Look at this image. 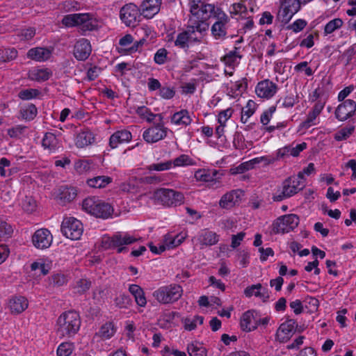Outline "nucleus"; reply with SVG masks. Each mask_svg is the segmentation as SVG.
I'll list each match as a JSON object with an SVG mask.
<instances>
[{"mask_svg": "<svg viewBox=\"0 0 356 356\" xmlns=\"http://www.w3.org/2000/svg\"><path fill=\"white\" fill-rule=\"evenodd\" d=\"M189 6L191 15L188 23L196 29L200 35L208 30L209 24L207 21L211 18L214 19L219 11H222L220 8L205 3L203 0H190Z\"/></svg>", "mask_w": 356, "mask_h": 356, "instance_id": "1", "label": "nucleus"}, {"mask_svg": "<svg viewBox=\"0 0 356 356\" xmlns=\"http://www.w3.org/2000/svg\"><path fill=\"white\" fill-rule=\"evenodd\" d=\"M81 324L79 314L75 311L63 312L56 321V333L60 338H72L79 332Z\"/></svg>", "mask_w": 356, "mask_h": 356, "instance_id": "2", "label": "nucleus"}, {"mask_svg": "<svg viewBox=\"0 0 356 356\" xmlns=\"http://www.w3.org/2000/svg\"><path fill=\"white\" fill-rule=\"evenodd\" d=\"M82 209L96 218L107 219L112 216L113 208L111 204L97 196L85 198L81 204Z\"/></svg>", "mask_w": 356, "mask_h": 356, "instance_id": "3", "label": "nucleus"}, {"mask_svg": "<svg viewBox=\"0 0 356 356\" xmlns=\"http://www.w3.org/2000/svg\"><path fill=\"white\" fill-rule=\"evenodd\" d=\"M183 292L181 286L170 284L158 288L153 292L152 296L160 304L170 305L178 301L181 298Z\"/></svg>", "mask_w": 356, "mask_h": 356, "instance_id": "4", "label": "nucleus"}, {"mask_svg": "<svg viewBox=\"0 0 356 356\" xmlns=\"http://www.w3.org/2000/svg\"><path fill=\"white\" fill-rule=\"evenodd\" d=\"M300 176H292L285 179L282 189L277 190L273 195V200L276 202L282 201L298 193L305 187V181L300 180Z\"/></svg>", "mask_w": 356, "mask_h": 356, "instance_id": "5", "label": "nucleus"}, {"mask_svg": "<svg viewBox=\"0 0 356 356\" xmlns=\"http://www.w3.org/2000/svg\"><path fill=\"white\" fill-rule=\"evenodd\" d=\"M61 232L66 238L78 240L83 232V226L79 220L74 217H66L62 222Z\"/></svg>", "mask_w": 356, "mask_h": 356, "instance_id": "6", "label": "nucleus"}, {"mask_svg": "<svg viewBox=\"0 0 356 356\" xmlns=\"http://www.w3.org/2000/svg\"><path fill=\"white\" fill-rule=\"evenodd\" d=\"M169 129L165 127L163 120L146 129L143 133V138L149 144L163 140L168 135Z\"/></svg>", "mask_w": 356, "mask_h": 356, "instance_id": "7", "label": "nucleus"}, {"mask_svg": "<svg viewBox=\"0 0 356 356\" xmlns=\"http://www.w3.org/2000/svg\"><path fill=\"white\" fill-rule=\"evenodd\" d=\"M299 217L296 214H287L275 220L273 223L274 234H284L293 230L299 224Z\"/></svg>", "mask_w": 356, "mask_h": 356, "instance_id": "8", "label": "nucleus"}, {"mask_svg": "<svg viewBox=\"0 0 356 356\" xmlns=\"http://www.w3.org/2000/svg\"><path fill=\"white\" fill-rule=\"evenodd\" d=\"M157 199L163 204L168 207L179 206L184 203V197L183 193L169 188H161L156 193Z\"/></svg>", "mask_w": 356, "mask_h": 356, "instance_id": "9", "label": "nucleus"}, {"mask_svg": "<svg viewBox=\"0 0 356 356\" xmlns=\"http://www.w3.org/2000/svg\"><path fill=\"white\" fill-rule=\"evenodd\" d=\"M197 33L196 29L188 23L186 30L177 34L174 42L175 46L181 49H187L191 44L200 42L201 36H198Z\"/></svg>", "mask_w": 356, "mask_h": 356, "instance_id": "10", "label": "nucleus"}, {"mask_svg": "<svg viewBox=\"0 0 356 356\" xmlns=\"http://www.w3.org/2000/svg\"><path fill=\"white\" fill-rule=\"evenodd\" d=\"M214 19L216 21L211 28V35L216 40H224L227 36L229 18L222 10L217 13Z\"/></svg>", "mask_w": 356, "mask_h": 356, "instance_id": "11", "label": "nucleus"}, {"mask_svg": "<svg viewBox=\"0 0 356 356\" xmlns=\"http://www.w3.org/2000/svg\"><path fill=\"white\" fill-rule=\"evenodd\" d=\"M140 15L137 6L131 3L125 4L120 11L121 21L129 27H135L137 25Z\"/></svg>", "mask_w": 356, "mask_h": 356, "instance_id": "12", "label": "nucleus"}, {"mask_svg": "<svg viewBox=\"0 0 356 356\" xmlns=\"http://www.w3.org/2000/svg\"><path fill=\"white\" fill-rule=\"evenodd\" d=\"M301 8L299 0H283L278 12V17L284 23H288Z\"/></svg>", "mask_w": 356, "mask_h": 356, "instance_id": "13", "label": "nucleus"}, {"mask_svg": "<svg viewBox=\"0 0 356 356\" xmlns=\"http://www.w3.org/2000/svg\"><path fill=\"white\" fill-rule=\"evenodd\" d=\"M109 246L117 248L118 252L120 253L127 250L123 245H130L138 241V238L128 233L118 232L108 239Z\"/></svg>", "mask_w": 356, "mask_h": 356, "instance_id": "14", "label": "nucleus"}, {"mask_svg": "<svg viewBox=\"0 0 356 356\" xmlns=\"http://www.w3.org/2000/svg\"><path fill=\"white\" fill-rule=\"evenodd\" d=\"M31 241L35 248L44 250L51 246L53 241V236L47 229L42 228L34 232Z\"/></svg>", "mask_w": 356, "mask_h": 356, "instance_id": "15", "label": "nucleus"}, {"mask_svg": "<svg viewBox=\"0 0 356 356\" xmlns=\"http://www.w3.org/2000/svg\"><path fill=\"white\" fill-rule=\"evenodd\" d=\"M278 89V86L275 83L266 79L257 84L255 92L259 97L269 99L276 95Z\"/></svg>", "mask_w": 356, "mask_h": 356, "instance_id": "16", "label": "nucleus"}, {"mask_svg": "<svg viewBox=\"0 0 356 356\" xmlns=\"http://www.w3.org/2000/svg\"><path fill=\"white\" fill-rule=\"evenodd\" d=\"M90 16L88 13L70 14L63 17L62 24L66 27L83 25L86 27L90 24Z\"/></svg>", "mask_w": 356, "mask_h": 356, "instance_id": "17", "label": "nucleus"}, {"mask_svg": "<svg viewBox=\"0 0 356 356\" xmlns=\"http://www.w3.org/2000/svg\"><path fill=\"white\" fill-rule=\"evenodd\" d=\"M355 111L356 102L352 99H347L337 106L334 114L339 121H345L351 117Z\"/></svg>", "mask_w": 356, "mask_h": 356, "instance_id": "18", "label": "nucleus"}, {"mask_svg": "<svg viewBox=\"0 0 356 356\" xmlns=\"http://www.w3.org/2000/svg\"><path fill=\"white\" fill-rule=\"evenodd\" d=\"M28 307L29 300L25 296L15 295L8 299V308L12 314H19L24 312Z\"/></svg>", "mask_w": 356, "mask_h": 356, "instance_id": "19", "label": "nucleus"}, {"mask_svg": "<svg viewBox=\"0 0 356 356\" xmlns=\"http://www.w3.org/2000/svg\"><path fill=\"white\" fill-rule=\"evenodd\" d=\"M257 316V313L254 310H248L243 313L240 322L241 329L245 332L255 330L259 321Z\"/></svg>", "mask_w": 356, "mask_h": 356, "instance_id": "20", "label": "nucleus"}, {"mask_svg": "<svg viewBox=\"0 0 356 356\" xmlns=\"http://www.w3.org/2000/svg\"><path fill=\"white\" fill-rule=\"evenodd\" d=\"M187 237V233L181 232L178 234L169 232L163 236L162 243L165 249H173L181 245Z\"/></svg>", "mask_w": 356, "mask_h": 356, "instance_id": "21", "label": "nucleus"}, {"mask_svg": "<svg viewBox=\"0 0 356 356\" xmlns=\"http://www.w3.org/2000/svg\"><path fill=\"white\" fill-rule=\"evenodd\" d=\"M92 48L90 42L86 38L76 41L74 47V55L79 60H86L91 54Z\"/></svg>", "mask_w": 356, "mask_h": 356, "instance_id": "22", "label": "nucleus"}, {"mask_svg": "<svg viewBox=\"0 0 356 356\" xmlns=\"http://www.w3.org/2000/svg\"><path fill=\"white\" fill-rule=\"evenodd\" d=\"M132 139L131 131L126 129L115 131L109 138V145L112 149L118 147L120 145L127 143Z\"/></svg>", "mask_w": 356, "mask_h": 356, "instance_id": "23", "label": "nucleus"}, {"mask_svg": "<svg viewBox=\"0 0 356 356\" xmlns=\"http://www.w3.org/2000/svg\"><path fill=\"white\" fill-rule=\"evenodd\" d=\"M161 0H145L140 6L141 15L151 19L156 15L161 8Z\"/></svg>", "mask_w": 356, "mask_h": 356, "instance_id": "24", "label": "nucleus"}, {"mask_svg": "<svg viewBox=\"0 0 356 356\" xmlns=\"http://www.w3.org/2000/svg\"><path fill=\"white\" fill-rule=\"evenodd\" d=\"M294 322L292 320L282 323L276 332V339L285 343L290 339L294 333Z\"/></svg>", "mask_w": 356, "mask_h": 356, "instance_id": "25", "label": "nucleus"}, {"mask_svg": "<svg viewBox=\"0 0 356 356\" xmlns=\"http://www.w3.org/2000/svg\"><path fill=\"white\" fill-rule=\"evenodd\" d=\"M95 142L93 134L88 129L77 131L74 136V144L78 148H84Z\"/></svg>", "mask_w": 356, "mask_h": 356, "instance_id": "26", "label": "nucleus"}, {"mask_svg": "<svg viewBox=\"0 0 356 356\" xmlns=\"http://www.w3.org/2000/svg\"><path fill=\"white\" fill-rule=\"evenodd\" d=\"M201 248L216 245L219 241V236L214 232L203 229L196 236Z\"/></svg>", "mask_w": 356, "mask_h": 356, "instance_id": "27", "label": "nucleus"}, {"mask_svg": "<svg viewBox=\"0 0 356 356\" xmlns=\"http://www.w3.org/2000/svg\"><path fill=\"white\" fill-rule=\"evenodd\" d=\"M52 50L45 47H34L27 52V57L37 62H44L50 58Z\"/></svg>", "mask_w": 356, "mask_h": 356, "instance_id": "28", "label": "nucleus"}, {"mask_svg": "<svg viewBox=\"0 0 356 356\" xmlns=\"http://www.w3.org/2000/svg\"><path fill=\"white\" fill-rule=\"evenodd\" d=\"M306 148L307 143L304 142L296 145L295 147H293L292 145H286L277 150V158L283 159L289 156H298L300 153Z\"/></svg>", "mask_w": 356, "mask_h": 356, "instance_id": "29", "label": "nucleus"}, {"mask_svg": "<svg viewBox=\"0 0 356 356\" xmlns=\"http://www.w3.org/2000/svg\"><path fill=\"white\" fill-rule=\"evenodd\" d=\"M52 75L51 71L44 67H33L28 72V78L31 81L42 82L48 80Z\"/></svg>", "mask_w": 356, "mask_h": 356, "instance_id": "30", "label": "nucleus"}, {"mask_svg": "<svg viewBox=\"0 0 356 356\" xmlns=\"http://www.w3.org/2000/svg\"><path fill=\"white\" fill-rule=\"evenodd\" d=\"M241 192L240 191H231L223 195L220 200L219 205L222 209H230L240 200Z\"/></svg>", "mask_w": 356, "mask_h": 356, "instance_id": "31", "label": "nucleus"}, {"mask_svg": "<svg viewBox=\"0 0 356 356\" xmlns=\"http://www.w3.org/2000/svg\"><path fill=\"white\" fill-rule=\"evenodd\" d=\"M136 33L138 35H141L142 38L139 41L136 42L133 46L128 49L131 53L136 52L139 46H142L148 38H152L154 35L152 29L147 25H143L138 28Z\"/></svg>", "mask_w": 356, "mask_h": 356, "instance_id": "32", "label": "nucleus"}, {"mask_svg": "<svg viewBox=\"0 0 356 356\" xmlns=\"http://www.w3.org/2000/svg\"><path fill=\"white\" fill-rule=\"evenodd\" d=\"M239 50V47H234L233 50L226 54L222 58V62L230 70H234V67L239 63V60L242 58Z\"/></svg>", "mask_w": 356, "mask_h": 356, "instance_id": "33", "label": "nucleus"}, {"mask_svg": "<svg viewBox=\"0 0 356 356\" xmlns=\"http://www.w3.org/2000/svg\"><path fill=\"white\" fill-rule=\"evenodd\" d=\"M42 146L44 149L47 150L49 153L55 152L60 147L59 140L55 134L47 132L42 140Z\"/></svg>", "mask_w": 356, "mask_h": 356, "instance_id": "34", "label": "nucleus"}, {"mask_svg": "<svg viewBox=\"0 0 356 356\" xmlns=\"http://www.w3.org/2000/svg\"><path fill=\"white\" fill-rule=\"evenodd\" d=\"M244 294L248 298L254 296L261 298L263 301L267 300L269 298L268 291L265 289H263L261 284H253L247 287L244 290Z\"/></svg>", "mask_w": 356, "mask_h": 356, "instance_id": "35", "label": "nucleus"}, {"mask_svg": "<svg viewBox=\"0 0 356 356\" xmlns=\"http://www.w3.org/2000/svg\"><path fill=\"white\" fill-rule=\"evenodd\" d=\"M172 124L177 126L186 127L192 122V118L190 116L189 112L187 110L183 109L178 112L175 113L170 119Z\"/></svg>", "mask_w": 356, "mask_h": 356, "instance_id": "36", "label": "nucleus"}, {"mask_svg": "<svg viewBox=\"0 0 356 356\" xmlns=\"http://www.w3.org/2000/svg\"><path fill=\"white\" fill-rule=\"evenodd\" d=\"M77 195V191L74 187L61 186L58 189V198L63 203L70 202L73 201Z\"/></svg>", "mask_w": 356, "mask_h": 356, "instance_id": "37", "label": "nucleus"}, {"mask_svg": "<svg viewBox=\"0 0 356 356\" xmlns=\"http://www.w3.org/2000/svg\"><path fill=\"white\" fill-rule=\"evenodd\" d=\"M129 292L135 298L136 304L140 307H145L147 304V300L143 289L137 284H131L129 286Z\"/></svg>", "mask_w": 356, "mask_h": 356, "instance_id": "38", "label": "nucleus"}, {"mask_svg": "<svg viewBox=\"0 0 356 356\" xmlns=\"http://www.w3.org/2000/svg\"><path fill=\"white\" fill-rule=\"evenodd\" d=\"M136 113L141 119L148 122H153L156 118H159L160 121L163 120V117L161 114L153 113L149 108L145 106L137 107Z\"/></svg>", "mask_w": 356, "mask_h": 356, "instance_id": "39", "label": "nucleus"}, {"mask_svg": "<svg viewBox=\"0 0 356 356\" xmlns=\"http://www.w3.org/2000/svg\"><path fill=\"white\" fill-rule=\"evenodd\" d=\"M38 114V109L33 104H29L21 107L19 110L20 118L26 121L33 120Z\"/></svg>", "mask_w": 356, "mask_h": 356, "instance_id": "40", "label": "nucleus"}, {"mask_svg": "<svg viewBox=\"0 0 356 356\" xmlns=\"http://www.w3.org/2000/svg\"><path fill=\"white\" fill-rule=\"evenodd\" d=\"M112 181V178L108 176H97L87 180V184L95 188H100L106 186Z\"/></svg>", "mask_w": 356, "mask_h": 356, "instance_id": "41", "label": "nucleus"}, {"mask_svg": "<svg viewBox=\"0 0 356 356\" xmlns=\"http://www.w3.org/2000/svg\"><path fill=\"white\" fill-rule=\"evenodd\" d=\"M187 352L190 356H207V349L197 341L191 342L187 346Z\"/></svg>", "mask_w": 356, "mask_h": 356, "instance_id": "42", "label": "nucleus"}, {"mask_svg": "<svg viewBox=\"0 0 356 356\" xmlns=\"http://www.w3.org/2000/svg\"><path fill=\"white\" fill-rule=\"evenodd\" d=\"M116 328L112 322H106L99 329L96 335L103 339H108L111 338L115 333Z\"/></svg>", "mask_w": 356, "mask_h": 356, "instance_id": "43", "label": "nucleus"}, {"mask_svg": "<svg viewBox=\"0 0 356 356\" xmlns=\"http://www.w3.org/2000/svg\"><path fill=\"white\" fill-rule=\"evenodd\" d=\"M170 161L172 168L176 167L190 166L195 164L193 159L186 154H181L179 156Z\"/></svg>", "mask_w": 356, "mask_h": 356, "instance_id": "44", "label": "nucleus"}, {"mask_svg": "<svg viewBox=\"0 0 356 356\" xmlns=\"http://www.w3.org/2000/svg\"><path fill=\"white\" fill-rule=\"evenodd\" d=\"M229 13L231 15H238L243 18H248L247 7L243 0L232 4L229 7Z\"/></svg>", "mask_w": 356, "mask_h": 356, "instance_id": "45", "label": "nucleus"}, {"mask_svg": "<svg viewBox=\"0 0 356 356\" xmlns=\"http://www.w3.org/2000/svg\"><path fill=\"white\" fill-rule=\"evenodd\" d=\"M257 104L253 100H248L245 106L242 108L241 121L245 123L249 118H250L255 112Z\"/></svg>", "mask_w": 356, "mask_h": 356, "instance_id": "46", "label": "nucleus"}, {"mask_svg": "<svg viewBox=\"0 0 356 356\" xmlns=\"http://www.w3.org/2000/svg\"><path fill=\"white\" fill-rule=\"evenodd\" d=\"M204 322V317L201 316H195L191 318H186L184 321L185 330L191 331L195 330L197 325H202Z\"/></svg>", "mask_w": 356, "mask_h": 356, "instance_id": "47", "label": "nucleus"}, {"mask_svg": "<svg viewBox=\"0 0 356 356\" xmlns=\"http://www.w3.org/2000/svg\"><path fill=\"white\" fill-rule=\"evenodd\" d=\"M31 269L33 271L39 270L40 274L46 275L50 270V266L44 259H40L31 264Z\"/></svg>", "mask_w": 356, "mask_h": 356, "instance_id": "48", "label": "nucleus"}, {"mask_svg": "<svg viewBox=\"0 0 356 356\" xmlns=\"http://www.w3.org/2000/svg\"><path fill=\"white\" fill-rule=\"evenodd\" d=\"M343 22L341 18H335L328 22L325 27L323 33L325 35L332 33L343 26Z\"/></svg>", "mask_w": 356, "mask_h": 356, "instance_id": "49", "label": "nucleus"}, {"mask_svg": "<svg viewBox=\"0 0 356 356\" xmlns=\"http://www.w3.org/2000/svg\"><path fill=\"white\" fill-rule=\"evenodd\" d=\"M74 350V344L72 342H63L57 348L58 356H70Z\"/></svg>", "mask_w": 356, "mask_h": 356, "instance_id": "50", "label": "nucleus"}, {"mask_svg": "<svg viewBox=\"0 0 356 356\" xmlns=\"http://www.w3.org/2000/svg\"><path fill=\"white\" fill-rule=\"evenodd\" d=\"M49 284L53 286H61L67 284V278L65 275L61 273H54L49 277Z\"/></svg>", "mask_w": 356, "mask_h": 356, "instance_id": "51", "label": "nucleus"}, {"mask_svg": "<svg viewBox=\"0 0 356 356\" xmlns=\"http://www.w3.org/2000/svg\"><path fill=\"white\" fill-rule=\"evenodd\" d=\"M17 51L15 48L0 49V63L8 62L15 59Z\"/></svg>", "mask_w": 356, "mask_h": 356, "instance_id": "52", "label": "nucleus"}, {"mask_svg": "<svg viewBox=\"0 0 356 356\" xmlns=\"http://www.w3.org/2000/svg\"><path fill=\"white\" fill-rule=\"evenodd\" d=\"M22 209L27 213H33L37 208L35 199L31 196H26L21 202Z\"/></svg>", "mask_w": 356, "mask_h": 356, "instance_id": "53", "label": "nucleus"}, {"mask_svg": "<svg viewBox=\"0 0 356 356\" xmlns=\"http://www.w3.org/2000/svg\"><path fill=\"white\" fill-rule=\"evenodd\" d=\"M40 92L39 90L35 88H28L22 90L18 93V97L22 100H31L36 98L39 96Z\"/></svg>", "mask_w": 356, "mask_h": 356, "instance_id": "54", "label": "nucleus"}, {"mask_svg": "<svg viewBox=\"0 0 356 356\" xmlns=\"http://www.w3.org/2000/svg\"><path fill=\"white\" fill-rule=\"evenodd\" d=\"M354 131V126H348L343 127L334 134V139L337 141L346 140L353 134Z\"/></svg>", "mask_w": 356, "mask_h": 356, "instance_id": "55", "label": "nucleus"}, {"mask_svg": "<svg viewBox=\"0 0 356 356\" xmlns=\"http://www.w3.org/2000/svg\"><path fill=\"white\" fill-rule=\"evenodd\" d=\"M296 103V99L293 95H287L283 98H280L276 104V106L284 108H291Z\"/></svg>", "mask_w": 356, "mask_h": 356, "instance_id": "56", "label": "nucleus"}, {"mask_svg": "<svg viewBox=\"0 0 356 356\" xmlns=\"http://www.w3.org/2000/svg\"><path fill=\"white\" fill-rule=\"evenodd\" d=\"M13 228L6 222L0 220V241L10 238L13 234Z\"/></svg>", "mask_w": 356, "mask_h": 356, "instance_id": "57", "label": "nucleus"}, {"mask_svg": "<svg viewBox=\"0 0 356 356\" xmlns=\"http://www.w3.org/2000/svg\"><path fill=\"white\" fill-rule=\"evenodd\" d=\"M158 95L163 99H171L175 95V89L172 86H163L159 90Z\"/></svg>", "mask_w": 356, "mask_h": 356, "instance_id": "58", "label": "nucleus"}, {"mask_svg": "<svg viewBox=\"0 0 356 356\" xmlns=\"http://www.w3.org/2000/svg\"><path fill=\"white\" fill-rule=\"evenodd\" d=\"M171 161H165L160 163H152L147 167L149 171H165L171 169Z\"/></svg>", "mask_w": 356, "mask_h": 356, "instance_id": "59", "label": "nucleus"}, {"mask_svg": "<svg viewBox=\"0 0 356 356\" xmlns=\"http://www.w3.org/2000/svg\"><path fill=\"white\" fill-rule=\"evenodd\" d=\"M168 52L165 48L159 49L154 56V61L158 65H163L168 60Z\"/></svg>", "mask_w": 356, "mask_h": 356, "instance_id": "60", "label": "nucleus"}, {"mask_svg": "<svg viewBox=\"0 0 356 356\" xmlns=\"http://www.w3.org/2000/svg\"><path fill=\"white\" fill-rule=\"evenodd\" d=\"M275 111L276 106H271L268 109L265 110L260 117L261 123L264 126L267 125L270 122Z\"/></svg>", "mask_w": 356, "mask_h": 356, "instance_id": "61", "label": "nucleus"}, {"mask_svg": "<svg viewBox=\"0 0 356 356\" xmlns=\"http://www.w3.org/2000/svg\"><path fill=\"white\" fill-rule=\"evenodd\" d=\"M318 115L319 114L311 110L307 114L306 120L301 124L302 127L308 129L312 126L317 124L316 120Z\"/></svg>", "mask_w": 356, "mask_h": 356, "instance_id": "62", "label": "nucleus"}, {"mask_svg": "<svg viewBox=\"0 0 356 356\" xmlns=\"http://www.w3.org/2000/svg\"><path fill=\"white\" fill-rule=\"evenodd\" d=\"M294 70L297 72H304L307 76H311L314 73V70L309 66L307 61L300 62L295 65Z\"/></svg>", "mask_w": 356, "mask_h": 356, "instance_id": "63", "label": "nucleus"}, {"mask_svg": "<svg viewBox=\"0 0 356 356\" xmlns=\"http://www.w3.org/2000/svg\"><path fill=\"white\" fill-rule=\"evenodd\" d=\"M215 174H211L209 171L205 170H200L195 174V178L201 181L209 182L214 179Z\"/></svg>", "mask_w": 356, "mask_h": 356, "instance_id": "64", "label": "nucleus"}]
</instances>
